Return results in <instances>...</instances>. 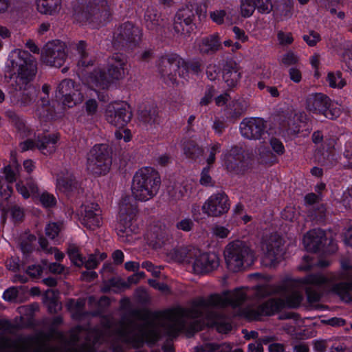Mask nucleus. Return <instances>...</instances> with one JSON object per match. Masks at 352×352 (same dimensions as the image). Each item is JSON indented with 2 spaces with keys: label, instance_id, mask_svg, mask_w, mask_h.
Returning a JSON list of instances; mask_svg holds the SVG:
<instances>
[{
  "label": "nucleus",
  "instance_id": "4d7b16f0",
  "mask_svg": "<svg viewBox=\"0 0 352 352\" xmlns=\"http://www.w3.org/2000/svg\"><path fill=\"white\" fill-rule=\"evenodd\" d=\"M168 240V232L167 230H164L160 231V233L157 232L155 236V243L154 244L155 248H161L162 245H165Z\"/></svg>",
  "mask_w": 352,
  "mask_h": 352
},
{
  "label": "nucleus",
  "instance_id": "412c9836",
  "mask_svg": "<svg viewBox=\"0 0 352 352\" xmlns=\"http://www.w3.org/2000/svg\"><path fill=\"white\" fill-rule=\"evenodd\" d=\"M128 72V60L125 55L116 53L109 58L107 73L112 81L124 78Z\"/></svg>",
  "mask_w": 352,
  "mask_h": 352
},
{
  "label": "nucleus",
  "instance_id": "c756f323",
  "mask_svg": "<svg viewBox=\"0 0 352 352\" xmlns=\"http://www.w3.org/2000/svg\"><path fill=\"white\" fill-rule=\"evenodd\" d=\"M192 189V184L188 181L177 182L168 190L170 198L174 201L180 200L188 197Z\"/></svg>",
  "mask_w": 352,
  "mask_h": 352
},
{
  "label": "nucleus",
  "instance_id": "052dcab7",
  "mask_svg": "<svg viewBox=\"0 0 352 352\" xmlns=\"http://www.w3.org/2000/svg\"><path fill=\"white\" fill-rule=\"evenodd\" d=\"M221 144L218 142H215L211 145L210 149V153L206 159V162L208 166L212 165L215 161V155L220 152Z\"/></svg>",
  "mask_w": 352,
  "mask_h": 352
},
{
  "label": "nucleus",
  "instance_id": "aec40b11",
  "mask_svg": "<svg viewBox=\"0 0 352 352\" xmlns=\"http://www.w3.org/2000/svg\"><path fill=\"white\" fill-rule=\"evenodd\" d=\"M206 13V7L204 4L197 1H190L177 11L175 18L195 23L196 17L201 20L205 17Z\"/></svg>",
  "mask_w": 352,
  "mask_h": 352
},
{
  "label": "nucleus",
  "instance_id": "f704fd0d",
  "mask_svg": "<svg viewBox=\"0 0 352 352\" xmlns=\"http://www.w3.org/2000/svg\"><path fill=\"white\" fill-rule=\"evenodd\" d=\"M76 51L78 54V65L82 67H86L92 65L94 59L89 56L86 49V43L83 41H80L76 45Z\"/></svg>",
  "mask_w": 352,
  "mask_h": 352
},
{
  "label": "nucleus",
  "instance_id": "49530a36",
  "mask_svg": "<svg viewBox=\"0 0 352 352\" xmlns=\"http://www.w3.org/2000/svg\"><path fill=\"white\" fill-rule=\"evenodd\" d=\"M282 288H276L271 285H258L256 287V295L259 298H264L274 293H280Z\"/></svg>",
  "mask_w": 352,
  "mask_h": 352
},
{
  "label": "nucleus",
  "instance_id": "680f3d73",
  "mask_svg": "<svg viewBox=\"0 0 352 352\" xmlns=\"http://www.w3.org/2000/svg\"><path fill=\"white\" fill-rule=\"evenodd\" d=\"M277 38L279 43L283 45H289L294 41L292 34L290 32L285 33L282 31H279L277 34Z\"/></svg>",
  "mask_w": 352,
  "mask_h": 352
},
{
  "label": "nucleus",
  "instance_id": "ddd939ff",
  "mask_svg": "<svg viewBox=\"0 0 352 352\" xmlns=\"http://www.w3.org/2000/svg\"><path fill=\"white\" fill-rule=\"evenodd\" d=\"M41 58L48 65L61 67L67 58L65 43L58 40L48 42L42 50Z\"/></svg>",
  "mask_w": 352,
  "mask_h": 352
},
{
  "label": "nucleus",
  "instance_id": "4468645a",
  "mask_svg": "<svg viewBox=\"0 0 352 352\" xmlns=\"http://www.w3.org/2000/svg\"><path fill=\"white\" fill-rule=\"evenodd\" d=\"M59 136L56 133L38 135L35 140L31 139L20 144L22 151L29 149L38 148L43 154L50 155L56 148V144Z\"/></svg>",
  "mask_w": 352,
  "mask_h": 352
},
{
  "label": "nucleus",
  "instance_id": "f257e3e1",
  "mask_svg": "<svg viewBox=\"0 0 352 352\" xmlns=\"http://www.w3.org/2000/svg\"><path fill=\"white\" fill-rule=\"evenodd\" d=\"M103 328L104 332L97 333L93 340L80 326L71 330L69 338L55 331H39L14 339L1 338L0 352H87L91 344L99 342L115 344L121 341L140 346L144 342L153 344L157 341V329L148 322L138 324L123 317L115 323L111 318H104Z\"/></svg>",
  "mask_w": 352,
  "mask_h": 352
},
{
  "label": "nucleus",
  "instance_id": "e433bc0d",
  "mask_svg": "<svg viewBox=\"0 0 352 352\" xmlns=\"http://www.w3.org/2000/svg\"><path fill=\"white\" fill-rule=\"evenodd\" d=\"M58 187L60 190L69 192L76 188L78 183L72 174L67 173L65 176H59L57 179Z\"/></svg>",
  "mask_w": 352,
  "mask_h": 352
},
{
  "label": "nucleus",
  "instance_id": "5fc2aeb1",
  "mask_svg": "<svg viewBox=\"0 0 352 352\" xmlns=\"http://www.w3.org/2000/svg\"><path fill=\"white\" fill-rule=\"evenodd\" d=\"M39 201L45 208L52 207L55 206L56 203V198L54 197V195L46 192H43L41 195Z\"/></svg>",
  "mask_w": 352,
  "mask_h": 352
},
{
  "label": "nucleus",
  "instance_id": "6ab92c4d",
  "mask_svg": "<svg viewBox=\"0 0 352 352\" xmlns=\"http://www.w3.org/2000/svg\"><path fill=\"white\" fill-rule=\"evenodd\" d=\"M192 264L195 273L206 274L219 267V258L215 253H201L198 250Z\"/></svg>",
  "mask_w": 352,
  "mask_h": 352
},
{
  "label": "nucleus",
  "instance_id": "2f4dec72",
  "mask_svg": "<svg viewBox=\"0 0 352 352\" xmlns=\"http://www.w3.org/2000/svg\"><path fill=\"white\" fill-rule=\"evenodd\" d=\"M195 23L175 18L173 23L174 36L179 38H186L190 36L191 32L195 30Z\"/></svg>",
  "mask_w": 352,
  "mask_h": 352
},
{
  "label": "nucleus",
  "instance_id": "de8ad7c7",
  "mask_svg": "<svg viewBox=\"0 0 352 352\" xmlns=\"http://www.w3.org/2000/svg\"><path fill=\"white\" fill-rule=\"evenodd\" d=\"M16 186L17 191L25 199L28 198L31 194L34 195L38 192L37 186L34 183L30 184L28 186L18 183Z\"/></svg>",
  "mask_w": 352,
  "mask_h": 352
},
{
  "label": "nucleus",
  "instance_id": "8fccbe9b",
  "mask_svg": "<svg viewBox=\"0 0 352 352\" xmlns=\"http://www.w3.org/2000/svg\"><path fill=\"white\" fill-rule=\"evenodd\" d=\"M255 10L254 0H241V12L243 17H250Z\"/></svg>",
  "mask_w": 352,
  "mask_h": 352
},
{
  "label": "nucleus",
  "instance_id": "c9c22d12",
  "mask_svg": "<svg viewBox=\"0 0 352 352\" xmlns=\"http://www.w3.org/2000/svg\"><path fill=\"white\" fill-rule=\"evenodd\" d=\"M182 146L184 153L188 158L197 159L204 153V150L192 140H185Z\"/></svg>",
  "mask_w": 352,
  "mask_h": 352
},
{
  "label": "nucleus",
  "instance_id": "4c0bfd02",
  "mask_svg": "<svg viewBox=\"0 0 352 352\" xmlns=\"http://www.w3.org/2000/svg\"><path fill=\"white\" fill-rule=\"evenodd\" d=\"M158 117V111L155 104L146 107L143 110L140 111V120L148 124H152L157 122Z\"/></svg>",
  "mask_w": 352,
  "mask_h": 352
},
{
  "label": "nucleus",
  "instance_id": "473e14b6",
  "mask_svg": "<svg viewBox=\"0 0 352 352\" xmlns=\"http://www.w3.org/2000/svg\"><path fill=\"white\" fill-rule=\"evenodd\" d=\"M197 253L198 250L194 248L179 247L173 250L171 254L178 262L192 263L195 256Z\"/></svg>",
  "mask_w": 352,
  "mask_h": 352
},
{
  "label": "nucleus",
  "instance_id": "9b49d317",
  "mask_svg": "<svg viewBox=\"0 0 352 352\" xmlns=\"http://www.w3.org/2000/svg\"><path fill=\"white\" fill-rule=\"evenodd\" d=\"M107 122L118 128L124 127L131 120L130 106L124 102H114L108 104L104 111Z\"/></svg>",
  "mask_w": 352,
  "mask_h": 352
},
{
  "label": "nucleus",
  "instance_id": "3c124183",
  "mask_svg": "<svg viewBox=\"0 0 352 352\" xmlns=\"http://www.w3.org/2000/svg\"><path fill=\"white\" fill-rule=\"evenodd\" d=\"M302 38L309 47L316 46L321 40L320 34L314 30H309L308 34H304Z\"/></svg>",
  "mask_w": 352,
  "mask_h": 352
},
{
  "label": "nucleus",
  "instance_id": "f03ea898",
  "mask_svg": "<svg viewBox=\"0 0 352 352\" xmlns=\"http://www.w3.org/2000/svg\"><path fill=\"white\" fill-rule=\"evenodd\" d=\"M247 298L243 289L226 291L221 294H212L206 298H199L192 301L190 308L174 307L163 313V326L170 337L180 331L189 333L199 331L204 325L214 326L219 333H227L232 326L217 309L227 306L236 307Z\"/></svg>",
  "mask_w": 352,
  "mask_h": 352
},
{
  "label": "nucleus",
  "instance_id": "bb28decb",
  "mask_svg": "<svg viewBox=\"0 0 352 352\" xmlns=\"http://www.w3.org/2000/svg\"><path fill=\"white\" fill-rule=\"evenodd\" d=\"M221 47V40L217 34H212L202 38L197 43L198 50L201 54H212Z\"/></svg>",
  "mask_w": 352,
  "mask_h": 352
},
{
  "label": "nucleus",
  "instance_id": "1a4fd4ad",
  "mask_svg": "<svg viewBox=\"0 0 352 352\" xmlns=\"http://www.w3.org/2000/svg\"><path fill=\"white\" fill-rule=\"evenodd\" d=\"M13 53L16 55V58L12 60V65L14 68H17V80L23 85H27L36 75V62L27 51L18 49Z\"/></svg>",
  "mask_w": 352,
  "mask_h": 352
},
{
  "label": "nucleus",
  "instance_id": "ea45409f",
  "mask_svg": "<svg viewBox=\"0 0 352 352\" xmlns=\"http://www.w3.org/2000/svg\"><path fill=\"white\" fill-rule=\"evenodd\" d=\"M107 256V255L104 252L89 254L87 258H83V266L87 270L95 269Z\"/></svg>",
  "mask_w": 352,
  "mask_h": 352
},
{
  "label": "nucleus",
  "instance_id": "72a5a7b5",
  "mask_svg": "<svg viewBox=\"0 0 352 352\" xmlns=\"http://www.w3.org/2000/svg\"><path fill=\"white\" fill-rule=\"evenodd\" d=\"M294 3L292 0H278L275 12L280 15V20L290 19L293 14Z\"/></svg>",
  "mask_w": 352,
  "mask_h": 352
},
{
  "label": "nucleus",
  "instance_id": "79ce46f5",
  "mask_svg": "<svg viewBox=\"0 0 352 352\" xmlns=\"http://www.w3.org/2000/svg\"><path fill=\"white\" fill-rule=\"evenodd\" d=\"M327 80L332 88L342 89L346 85L345 80L342 78L340 72H329L327 74Z\"/></svg>",
  "mask_w": 352,
  "mask_h": 352
},
{
  "label": "nucleus",
  "instance_id": "a878e982",
  "mask_svg": "<svg viewBox=\"0 0 352 352\" xmlns=\"http://www.w3.org/2000/svg\"><path fill=\"white\" fill-rule=\"evenodd\" d=\"M241 78L239 65L234 61L227 62L223 67V79L229 87H234Z\"/></svg>",
  "mask_w": 352,
  "mask_h": 352
},
{
  "label": "nucleus",
  "instance_id": "39448f33",
  "mask_svg": "<svg viewBox=\"0 0 352 352\" xmlns=\"http://www.w3.org/2000/svg\"><path fill=\"white\" fill-rule=\"evenodd\" d=\"M111 12V4L107 0H89L85 6L76 8L74 16L78 22L97 28L109 20Z\"/></svg>",
  "mask_w": 352,
  "mask_h": 352
},
{
  "label": "nucleus",
  "instance_id": "7c9ffc66",
  "mask_svg": "<svg viewBox=\"0 0 352 352\" xmlns=\"http://www.w3.org/2000/svg\"><path fill=\"white\" fill-rule=\"evenodd\" d=\"M37 10L43 14L55 15L61 8V0H36Z\"/></svg>",
  "mask_w": 352,
  "mask_h": 352
},
{
  "label": "nucleus",
  "instance_id": "bf43d9fd",
  "mask_svg": "<svg viewBox=\"0 0 352 352\" xmlns=\"http://www.w3.org/2000/svg\"><path fill=\"white\" fill-rule=\"evenodd\" d=\"M194 226L193 221L190 218H185L176 223V228L184 232H190Z\"/></svg>",
  "mask_w": 352,
  "mask_h": 352
},
{
  "label": "nucleus",
  "instance_id": "864d4df0",
  "mask_svg": "<svg viewBox=\"0 0 352 352\" xmlns=\"http://www.w3.org/2000/svg\"><path fill=\"white\" fill-rule=\"evenodd\" d=\"M36 241V237L32 234L27 236V240H22L20 243L21 250L23 253H29L34 249L32 243Z\"/></svg>",
  "mask_w": 352,
  "mask_h": 352
},
{
  "label": "nucleus",
  "instance_id": "20e7f679",
  "mask_svg": "<svg viewBox=\"0 0 352 352\" xmlns=\"http://www.w3.org/2000/svg\"><path fill=\"white\" fill-rule=\"evenodd\" d=\"M349 278L346 275L324 276L321 273L310 274L302 278L295 280L294 285L305 290L307 300L311 305L319 302L322 294L326 292L336 294L347 301L351 298L349 292L352 290V281L338 283H336V281Z\"/></svg>",
  "mask_w": 352,
  "mask_h": 352
},
{
  "label": "nucleus",
  "instance_id": "cd10ccee",
  "mask_svg": "<svg viewBox=\"0 0 352 352\" xmlns=\"http://www.w3.org/2000/svg\"><path fill=\"white\" fill-rule=\"evenodd\" d=\"M88 82L91 87L105 89L113 81L104 69H96L89 76Z\"/></svg>",
  "mask_w": 352,
  "mask_h": 352
},
{
  "label": "nucleus",
  "instance_id": "37998d69",
  "mask_svg": "<svg viewBox=\"0 0 352 352\" xmlns=\"http://www.w3.org/2000/svg\"><path fill=\"white\" fill-rule=\"evenodd\" d=\"M197 350H201L204 352H230V346L228 344H223L219 345L215 343H205L200 347L197 348Z\"/></svg>",
  "mask_w": 352,
  "mask_h": 352
},
{
  "label": "nucleus",
  "instance_id": "a211bd4d",
  "mask_svg": "<svg viewBox=\"0 0 352 352\" xmlns=\"http://www.w3.org/2000/svg\"><path fill=\"white\" fill-rule=\"evenodd\" d=\"M265 129V121L259 118H244L239 126L241 135L248 140L260 139Z\"/></svg>",
  "mask_w": 352,
  "mask_h": 352
},
{
  "label": "nucleus",
  "instance_id": "2eb2a0df",
  "mask_svg": "<svg viewBox=\"0 0 352 352\" xmlns=\"http://www.w3.org/2000/svg\"><path fill=\"white\" fill-rule=\"evenodd\" d=\"M230 208L228 196L224 192L212 195L202 206L203 212L211 217H219Z\"/></svg>",
  "mask_w": 352,
  "mask_h": 352
},
{
  "label": "nucleus",
  "instance_id": "e2e57ef3",
  "mask_svg": "<svg viewBox=\"0 0 352 352\" xmlns=\"http://www.w3.org/2000/svg\"><path fill=\"white\" fill-rule=\"evenodd\" d=\"M298 60V56L293 52H287L283 55L282 58V63L286 66H289L296 64Z\"/></svg>",
  "mask_w": 352,
  "mask_h": 352
},
{
  "label": "nucleus",
  "instance_id": "393cba45",
  "mask_svg": "<svg viewBox=\"0 0 352 352\" xmlns=\"http://www.w3.org/2000/svg\"><path fill=\"white\" fill-rule=\"evenodd\" d=\"M244 158L242 148L234 146L223 155V164L228 170L237 172L242 166Z\"/></svg>",
  "mask_w": 352,
  "mask_h": 352
},
{
  "label": "nucleus",
  "instance_id": "58836bf2",
  "mask_svg": "<svg viewBox=\"0 0 352 352\" xmlns=\"http://www.w3.org/2000/svg\"><path fill=\"white\" fill-rule=\"evenodd\" d=\"M35 112L36 115L41 119H47L52 116L53 109L50 106L47 98H45V97L41 98Z\"/></svg>",
  "mask_w": 352,
  "mask_h": 352
},
{
  "label": "nucleus",
  "instance_id": "b1692460",
  "mask_svg": "<svg viewBox=\"0 0 352 352\" xmlns=\"http://www.w3.org/2000/svg\"><path fill=\"white\" fill-rule=\"evenodd\" d=\"M329 98L321 93L309 94L306 99V109L316 114H322L329 104Z\"/></svg>",
  "mask_w": 352,
  "mask_h": 352
},
{
  "label": "nucleus",
  "instance_id": "774afa93",
  "mask_svg": "<svg viewBox=\"0 0 352 352\" xmlns=\"http://www.w3.org/2000/svg\"><path fill=\"white\" fill-rule=\"evenodd\" d=\"M344 156L346 158L349 162L348 164H346L349 168H352V143L346 142L345 144V149L344 151Z\"/></svg>",
  "mask_w": 352,
  "mask_h": 352
},
{
  "label": "nucleus",
  "instance_id": "f8f14e48",
  "mask_svg": "<svg viewBox=\"0 0 352 352\" xmlns=\"http://www.w3.org/2000/svg\"><path fill=\"white\" fill-rule=\"evenodd\" d=\"M56 97L60 99L63 104L69 108L76 106L83 100L80 85L71 79H64L58 84Z\"/></svg>",
  "mask_w": 352,
  "mask_h": 352
},
{
  "label": "nucleus",
  "instance_id": "0eeeda50",
  "mask_svg": "<svg viewBox=\"0 0 352 352\" xmlns=\"http://www.w3.org/2000/svg\"><path fill=\"white\" fill-rule=\"evenodd\" d=\"M224 258L227 267L233 272L241 270L245 265H251L254 259V253L244 241L236 240L229 243L224 250Z\"/></svg>",
  "mask_w": 352,
  "mask_h": 352
},
{
  "label": "nucleus",
  "instance_id": "6e6d98bb",
  "mask_svg": "<svg viewBox=\"0 0 352 352\" xmlns=\"http://www.w3.org/2000/svg\"><path fill=\"white\" fill-rule=\"evenodd\" d=\"M340 114V109L336 107H333V104L331 102V100H329V107H327L326 109L324 111L322 115H323L328 119L334 120L339 117Z\"/></svg>",
  "mask_w": 352,
  "mask_h": 352
},
{
  "label": "nucleus",
  "instance_id": "a19ab883",
  "mask_svg": "<svg viewBox=\"0 0 352 352\" xmlns=\"http://www.w3.org/2000/svg\"><path fill=\"white\" fill-rule=\"evenodd\" d=\"M85 305V301L83 299H78L77 300L70 299L67 303V307L72 312L73 317L79 318L84 314L83 309Z\"/></svg>",
  "mask_w": 352,
  "mask_h": 352
},
{
  "label": "nucleus",
  "instance_id": "69168bd1",
  "mask_svg": "<svg viewBox=\"0 0 352 352\" xmlns=\"http://www.w3.org/2000/svg\"><path fill=\"white\" fill-rule=\"evenodd\" d=\"M342 202L345 208H352V188L344 192Z\"/></svg>",
  "mask_w": 352,
  "mask_h": 352
},
{
  "label": "nucleus",
  "instance_id": "c03bdc74",
  "mask_svg": "<svg viewBox=\"0 0 352 352\" xmlns=\"http://www.w3.org/2000/svg\"><path fill=\"white\" fill-rule=\"evenodd\" d=\"M67 254L71 261L77 267L83 266L84 257L80 253L78 248L74 245H69L67 248Z\"/></svg>",
  "mask_w": 352,
  "mask_h": 352
},
{
  "label": "nucleus",
  "instance_id": "a18cd8bd",
  "mask_svg": "<svg viewBox=\"0 0 352 352\" xmlns=\"http://www.w3.org/2000/svg\"><path fill=\"white\" fill-rule=\"evenodd\" d=\"M20 165L16 162H14L12 165H8L4 168V174L6 179L12 183L16 180V175L19 173Z\"/></svg>",
  "mask_w": 352,
  "mask_h": 352
},
{
  "label": "nucleus",
  "instance_id": "4be33fe9",
  "mask_svg": "<svg viewBox=\"0 0 352 352\" xmlns=\"http://www.w3.org/2000/svg\"><path fill=\"white\" fill-rule=\"evenodd\" d=\"M98 204L90 203L82 207L81 223L87 228L95 230L101 226L102 221Z\"/></svg>",
  "mask_w": 352,
  "mask_h": 352
},
{
  "label": "nucleus",
  "instance_id": "603ef678",
  "mask_svg": "<svg viewBox=\"0 0 352 352\" xmlns=\"http://www.w3.org/2000/svg\"><path fill=\"white\" fill-rule=\"evenodd\" d=\"M254 3L255 9L261 14H268L273 8L271 0H254Z\"/></svg>",
  "mask_w": 352,
  "mask_h": 352
},
{
  "label": "nucleus",
  "instance_id": "9d476101",
  "mask_svg": "<svg viewBox=\"0 0 352 352\" xmlns=\"http://www.w3.org/2000/svg\"><path fill=\"white\" fill-rule=\"evenodd\" d=\"M142 33L141 29L131 22L122 23L115 31L113 43L116 47L133 48L138 45Z\"/></svg>",
  "mask_w": 352,
  "mask_h": 352
},
{
  "label": "nucleus",
  "instance_id": "c85d7f7f",
  "mask_svg": "<svg viewBox=\"0 0 352 352\" xmlns=\"http://www.w3.org/2000/svg\"><path fill=\"white\" fill-rule=\"evenodd\" d=\"M144 23L148 30L157 32L162 25V19L155 9L148 8L144 16Z\"/></svg>",
  "mask_w": 352,
  "mask_h": 352
},
{
  "label": "nucleus",
  "instance_id": "dca6fc26",
  "mask_svg": "<svg viewBox=\"0 0 352 352\" xmlns=\"http://www.w3.org/2000/svg\"><path fill=\"white\" fill-rule=\"evenodd\" d=\"M262 250L269 264L275 265L281 261L284 254L282 239L277 235H271L263 242Z\"/></svg>",
  "mask_w": 352,
  "mask_h": 352
},
{
  "label": "nucleus",
  "instance_id": "f3484780",
  "mask_svg": "<svg viewBox=\"0 0 352 352\" xmlns=\"http://www.w3.org/2000/svg\"><path fill=\"white\" fill-rule=\"evenodd\" d=\"M182 63V58L176 54H166L161 56L157 62V68L162 77L171 83L176 81V67Z\"/></svg>",
  "mask_w": 352,
  "mask_h": 352
},
{
  "label": "nucleus",
  "instance_id": "423d86ee",
  "mask_svg": "<svg viewBox=\"0 0 352 352\" xmlns=\"http://www.w3.org/2000/svg\"><path fill=\"white\" fill-rule=\"evenodd\" d=\"M302 298L300 292L294 290L287 293L284 299L271 298L256 308L246 309L245 316L251 320H258L261 316L273 315L285 307L296 308L300 305Z\"/></svg>",
  "mask_w": 352,
  "mask_h": 352
},
{
  "label": "nucleus",
  "instance_id": "7ed1b4c3",
  "mask_svg": "<svg viewBox=\"0 0 352 352\" xmlns=\"http://www.w3.org/2000/svg\"><path fill=\"white\" fill-rule=\"evenodd\" d=\"M161 183L160 177L152 168H143L134 175L131 185L132 195L122 197L119 206L118 234L129 236L138 229L135 220L137 204L134 199L146 201L157 193Z\"/></svg>",
  "mask_w": 352,
  "mask_h": 352
},
{
  "label": "nucleus",
  "instance_id": "5701e85b",
  "mask_svg": "<svg viewBox=\"0 0 352 352\" xmlns=\"http://www.w3.org/2000/svg\"><path fill=\"white\" fill-rule=\"evenodd\" d=\"M325 232L320 228L309 230L303 237V244L308 252H316L321 250L327 243Z\"/></svg>",
  "mask_w": 352,
  "mask_h": 352
},
{
  "label": "nucleus",
  "instance_id": "0e129e2a",
  "mask_svg": "<svg viewBox=\"0 0 352 352\" xmlns=\"http://www.w3.org/2000/svg\"><path fill=\"white\" fill-rule=\"evenodd\" d=\"M119 129L115 132L116 139H123L124 142H129L131 138V131L129 129H124V127Z\"/></svg>",
  "mask_w": 352,
  "mask_h": 352
},
{
  "label": "nucleus",
  "instance_id": "6e6552de",
  "mask_svg": "<svg viewBox=\"0 0 352 352\" xmlns=\"http://www.w3.org/2000/svg\"><path fill=\"white\" fill-rule=\"evenodd\" d=\"M112 150L107 144H96L90 150L87 158V168L93 174H106L110 169Z\"/></svg>",
  "mask_w": 352,
  "mask_h": 352
},
{
  "label": "nucleus",
  "instance_id": "09e8293b",
  "mask_svg": "<svg viewBox=\"0 0 352 352\" xmlns=\"http://www.w3.org/2000/svg\"><path fill=\"white\" fill-rule=\"evenodd\" d=\"M63 228V223L60 222H51L45 227V234L50 239H54L58 236Z\"/></svg>",
  "mask_w": 352,
  "mask_h": 352
},
{
  "label": "nucleus",
  "instance_id": "338daca9",
  "mask_svg": "<svg viewBox=\"0 0 352 352\" xmlns=\"http://www.w3.org/2000/svg\"><path fill=\"white\" fill-rule=\"evenodd\" d=\"M272 157V153L266 148L261 147L259 149V160L261 163L267 164Z\"/></svg>",
  "mask_w": 352,
  "mask_h": 352
},
{
  "label": "nucleus",
  "instance_id": "13d9d810",
  "mask_svg": "<svg viewBox=\"0 0 352 352\" xmlns=\"http://www.w3.org/2000/svg\"><path fill=\"white\" fill-rule=\"evenodd\" d=\"M176 70L178 72V75L185 79L187 80L189 78L190 69L187 62L185 61L183 58H182V63H179L178 65L176 67Z\"/></svg>",
  "mask_w": 352,
  "mask_h": 352
}]
</instances>
